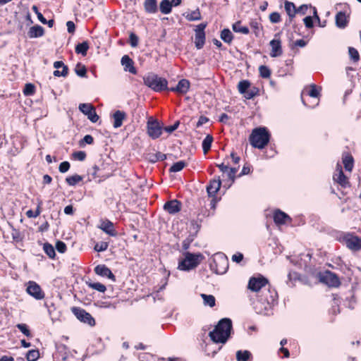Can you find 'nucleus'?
I'll list each match as a JSON object with an SVG mask.
<instances>
[{
    "label": "nucleus",
    "instance_id": "nucleus-1",
    "mask_svg": "<svg viewBox=\"0 0 361 361\" xmlns=\"http://www.w3.org/2000/svg\"><path fill=\"white\" fill-rule=\"evenodd\" d=\"M318 279L320 282L329 287H338L341 284L339 278L334 272H288V283L294 286L297 283L310 284L311 279Z\"/></svg>",
    "mask_w": 361,
    "mask_h": 361
},
{
    "label": "nucleus",
    "instance_id": "nucleus-2",
    "mask_svg": "<svg viewBox=\"0 0 361 361\" xmlns=\"http://www.w3.org/2000/svg\"><path fill=\"white\" fill-rule=\"evenodd\" d=\"M232 329V322L228 318L221 319L209 333L211 340L216 343H225L228 339Z\"/></svg>",
    "mask_w": 361,
    "mask_h": 361
},
{
    "label": "nucleus",
    "instance_id": "nucleus-3",
    "mask_svg": "<svg viewBox=\"0 0 361 361\" xmlns=\"http://www.w3.org/2000/svg\"><path fill=\"white\" fill-rule=\"evenodd\" d=\"M271 134L265 127H259L252 130L249 137L250 145L257 149L264 148L269 142Z\"/></svg>",
    "mask_w": 361,
    "mask_h": 361
},
{
    "label": "nucleus",
    "instance_id": "nucleus-4",
    "mask_svg": "<svg viewBox=\"0 0 361 361\" xmlns=\"http://www.w3.org/2000/svg\"><path fill=\"white\" fill-rule=\"evenodd\" d=\"M183 257L179 260L178 268L181 271H188L195 269L204 259L202 254L191 253L185 252L183 254Z\"/></svg>",
    "mask_w": 361,
    "mask_h": 361
},
{
    "label": "nucleus",
    "instance_id": "nucleus-5",
    "mask_svg": "<svg viewBox=\"0 0 361 361\" xmlns=\"http://www.w3.org/2000/svg\"><path fill=\"white\" fill-rule=\"evenodd\" d=\"M143 82L146 86L155 92H160L164 90H169L167 80L154 73H149L144 76Z\"/></svg>",
    "mask_w": 361,
    "mask_h": 361
},
{
    "label": "nucleus",
    "instance_id": "nucleus-6",
    "mask_svg": "<svg viewBox=\"0 0 361 361\" xmlns=\"http://www.w3.org/2000/svg\"><path fill=\"white\" fill-rule=\"evenodd\" d=\"M238 90L247 99H251L259 94V88L257 87H251V83L247 80H240L238 85Z\"/></svg>",
    "mask_w": 361,
    "mask_h": 361
},
{
    "label": "nucleus",
    "instance_id": "nucleus-7",
    "mask_svg": "<svg viewBox=\"0 0 361 361\" xmlns=\"http://www.w3.org/2000/svg\"><path fill=\"white\" fill-rule=\"evenodd\" d=\"M163 131V123L150 117L147 122V133L152 140L159 138Z\"/></svg>",
    "mask_w": 361,
    "mask_h": 361
},
{
    "label": "nucleus",
    "instance_id": "nucleus-8",
    "mask_svg": "<svg viewBox=\"0 0 361 361\" xmlns=\"http://www.w3.org/2000/svg\"><path fill=\"white\" fill-rule=\"evenodd\" d=\"M71 312L76 317V318L81 322L87 324L90 326H94L96 324L94 317L85 310L80 307H73Z\"/></svg>",
    "mask_w": 361,
    "mask_h": 361
},
{
    "label": "nucleus",
    "instance_id": "nucleus-9",
    "mask_svg": "<svg viewBox=\"0 0 361 361\" xmlns=\"http://www.w3.org/2000/svg\"><path fill=\"white\" fill-rule=\"evenodd\" d=\"M345 246L352 252H356L361 250V238L352 233H348L343 237Z\"/></svg>",
    "mask_w": 361,
    "mask_h": 361
},
{
    "label": "nucleus",
    "instance_id": "nucleus-10",
    "mask_svg": "<svg viewBox=\"0 0 361 361\" xmlns=\"http://www.w3.org/2000/svg\"><path fill=\"white\" fill-rule=\"evenodd\" d=\"M267 285H269L268 279L262 275H258L250 279L247 288L252 292H258Z\"/></svg>",
    "mask_w": 361,
    "mask_h": 361
},
{
    "label": "nucleus",
    "instance_id": "nucleus-11",
    "mask_svg": "<svg viewBox=\"0 0 361 361\" xmlns=\"http://www.w3.org/2000/svg\"><path fill=\"white\" fill-rule=\"evenodd\" d=\"M221 185L220 178L217 179L214 178L209 181V185L207 186V191L208 195L212 197L211 200V208H215L216 199L215 197L216 194L219 190Z\"/></svg>",
    "mask_w": 361,
    "mask_h": 361
},
{
    "label": "nucleus",
    "instance_id": "nucleus-12",
    "mask_svg": "<svg viewBox=\"0 0 361 361\" xmlns=\"http://www.w3.org/2000/svg\"><path fill=\"white\" fill-rule=\"evenodd\" d=\"M27 293L35 299L40 300L44 298L45 293L35 281H30L26 283Z\"/></svg>",
    "mask_w": 361,
    "mask_h": 361
},
{
    "label": "nucleus",
    "instance_id": "nucleus-13",
    "mask_svg": "<svg viewBox=\"0 0 361 361\" xmlns=\"http://www.w3.org/2000/svg\"><path fill=\"white\" fill-rule=\"evenodd\" d=\"M207 23H200L196 26L195 29V47L197 49H201L203 48L205 44L206 40V35L204 32V29L207 27Z\"/></svg>",
    "mask_w": 361,
    "mask_h": 361
},
{
    "label": "nucleus",
    "instance_id": "nucleus-14",
    "mask_svg": "<svg viewBox=\"0 0 361 361\" xmlns=\"http://www.w3.org/2000/svg\"><path fill=\"white\" fill-rule=\"evenodd\" d=\"M79 110L87 116V118L92 123H96L99 119V116L96 112L94 106L91 104H80L79 105Z\"/></svg>",
    "mask_w": 361,
    "mask_h": 361
},
{
    "label": "nucleus",
    "instance_id": "nucleus-15",
    "mask_svg": "<svg viewBox=\"0 0 361 361\" xmlns=\"http://www.w3.org/2000/svg\"><path fill=\"white\" fill-rule=\"evenodd\" d=\"M271 52L269 55L271 57H279L283 54L281 41L280 39V33H276L274 38L270 41Z\"/></svg>",
    "mask_w": 361,
    "mask_h": 361
},
{
    "label": "nucleus",
    "instance_id": "nucleus-16",
    "mask_svg": "<svg viewBox=\"0 0 361 361\" xmlns=\"http://www.w3.org/2000/svg\"><path fill=\"white\" fill-rule=\"evenodd\" d=\"M333 180L343 188H346L350 185L348 178L344 174L342 166L339 163L336 164V171L333 175Z\"/></svg>",
    "mask_w": 361,
    "mask_h": 361
},
{
    "label": "nucleus",
    "instance_id": "nucleus-17",
    "mask_svg": "<svg viewBox=\"0 0 361 361\" xmlns=\"http://www.w3.org/2000/svg\"><path fill=\"white\" fill-rule=\"evenodd\" d=\"M97 227L110 236L115 237L118 234L114 223L107 219H101Z\"/></svg>",
    "mask_w": 361,
    "mask_h": 361
},
{
    "label": "nucleus",
    "instance_id": "nucleus-18",
    "mask_svg": "<svg viewBox=\"0 0 361 361\" xmlns=\"http://www.w3.org/2000/svg\"><path fill=\"white\" fill-rule=\"evenodd\" d=\"M214 267H212V269H214V271H228L229 262L226 256L224 255L216 256L214 259Z\"/></svg>",
    "mask_w": 361,
    "mask_h": 361
},
{
    "label": "nucleus",
    "instance_id": "nucleus-19",
    "mask_svg": "<svg viewBox=\"0 0 361 361\" xmlns=\"http://www.w3.org/2000/svg\"><path fill=\"white\" fill-rule=\"evenodd\" d=\"M273 219L276 225H283L292 221V219L287 214L280 209L274 210L273 213Z\"/></svg>",
    "mask_w": 361,
    "mask_h": 361
},
{
    "label": "nucleus",
    "instance_id": "nucleus-20",
    "mask_svg": "<svg viewBox=\"0 0 361 361\" xmlns=\"http://www.w3.org/2000/svg\"><path fill=\"white\" fill-rule=\"evenodd\" d=\"M190 87V83L188 80L181 79L178 81L176 87H170L169 88V90L178 94H185L188 92Z\"/></svg>",
    "mask_w": 361,
    "mask_h": 361
},
{
    "label": "nucleus",
    "instance_id": "nucleus-21",
    "mask_svg": "<svg viewBox=\"0 0 361 361\" xmlns=\"http://www.w3.org/2000/svg\"><path fill=\"white\" fill-rule=\"evenodd\" d=\"M277 291L271 287H269L267 291L264 292L262 295V299L264 300L269 305H274L278 300Z\"/></svg>",
    "mask_w": 361,
    "mask_h": 361
},
{
    "label": "nucleus",
    "instance_id": "nucleus-22",
    "mask_svg": "<svg viewBox=\"0 0 361 361\" xmlns=\"http://www.w3.org/2000/svg\"><path fill=\"white\" fill-rule=\"evenodd\" d=\"M164 209L170 214H175L181 210V202L177 200L168 201L164 204Z\"/></svg>",
    "mask_w": 361,
    "mask_h": 361
},
{
    "label": "nucleus",
    "instance_id": "nucleus-23",
    "mask_svg": "<svg viewBox=\"0 0 361 361\" xmlns=\"http://www.w3.org/2000/svg\"><path fill=\"white\" fill-rule=\"evenodd\" d=\"M121 64L124 67V70L126 71H129L130 73L133 75L137 74V69L134 66V61L128 55H124L121 58Z\"/></svg>",
    "mask_w": 361,
    "mask_h": 361
},
{
    "label": "nucleus",
    "instance_id": "nucleus-24",
    "mask_svg": "<svg viewBox=\"0 0 361 361\" xmlns=\"http://www.w3.org/2000/svg\"><path fill=\"white\" fill-rule=\"evenodd\" d=\"M350 16H347L345 12L339 11L335 17L336 25L338 27L343 29L348 26Z\"/></svg>",
    "mask_w": 361,
    "mask_h": 361
},
{
    "label": "nucleus",
    "instance_id": "nucleus-25",
    "mask_svg": "<svg viewBox=\"0 0 361 361\" xmlns=\"http://www.w3.org/2000/svg\"><path fill=\"white\" fill-rule=\"evenodd\" d=\"M342 162L346 171L351 172L354 167V158L349 152L342 154Z\"/></svg>",
    "mask_w": 361,
    "mask_h": 361
},
{
    "label": "nucleus",
    "instance_id": "nucleus-26",
    "mask_svg": "<svg viewBox=\"0 0 361 361\" xmlns=\"http://www.w3.org/2000/svg\"><path fill=\"white\" fill-rule=\"evenodd\" d=\"M54 68L59 69L62 68V71H60L59 70H56L54 71L53 74L55 77H66L68 74V67L64 64V63L61 61H57L54 63Z\"/></svg>",
    "mask_w": 361,
    "mask_h": 361
},
{
    "label": "nucleus",
    "instance_id": "nucleus-27",
    "mask_svg": "<svg viewBox=\"0 0 361 361\" xmlns=\"http://www.w3.org/2000/svg\"><path fill=\"white\" fill-rule=\"evenodd\" d=\"M127 115L126 112L117 110L116 111L113 115L112 118L114 119L113 126L114 128H120L123 125V122L125 119H126Z\"/></svg>",
    "mask_w": 361,
    "mask_h": 361
},
{
    "label": "nucleus",
    "instance_id": "nucleus-28",
    "mask_svg": "<svg viewBox=\"0 0 361 361\" xmlns=\"http://www.w3.org/2000/svg\"><path fill=\"white\" fill-rule=\"evenodd\" d=\"M284 8L288 16L289 21L291 22L296 16L297 7L295 6L294 3L286 0L284 1Z\"/></svg>",
    "mask_w": 361,
    "mask_h": 361
},
{
    "label": "nucleus",
    "instance_id": "nucleus-29",
    "mask_svg": "<svg viewBox=\"0 0 361 361\" xmlns=\"http://www.w3.org/2000/svg\"><path fill=\"white\" fill-rule=\"evenodd\" d=\"M27 35L30 38L40 37L44 35V30L42 26L36 25L30 28Z\"/></svg>",
    "mask_w": 361,
    "mask_h": 361
},
{
    "label": "nucleus",
    "instance_id": "nucleus-30",
    "mask_svg": "<svg viewBox=\"0 0 361 361\" xmlns=\"http://www.w3.org/2000/svg\"><path fill=\"white\" fill-rule=\"evenodd\" d=\"M42 204H43L42 200L41 199H37V204L36 210L35 212H33L32 209L27 210L25 213L27 217L31 219V218H36L38 216H39L42 211Z\"/></svg>",
    "mask_w": 361,
    "mask_h": 361
},
{
    "label": "nucleus",
    "instance_id": "nucleus-31",
    "mask_svg": "<svg viewBox=\"0 0 361 361\" xmlns=\"http://www.w3.org/2000/svg\"><path fill=\"white\" fill-rule=\"evenodd\" d=\"M145 11L148 13H154L157 11V0H145Z\"/></svg>",
    "mask_w": 361,
    "mask_h": 361
},
{
    "label": "nucleus",
    "instance_id": "nucleus-32",
    "mask_svg": "<svg viewBox=\"0 0 361 361\" xmlns=\"http://www.w3.org/2000/svg\"><path fill=\"white\" fill-rule=\"evenodd\" d=\"M312 255L310 254H301L300 260L298 261L300 269H303L307 271L309 269L307 262H310Z\"/></svg>",
    "mask_w": 361,
    "mask_h": 361
},
{
    "label": "nucleus",
    "instance_id": "nucleus-33",
    "mask_svg": "<svg viewBox=\"0 0 361 361\" xmlns=\"http://www.w3.org/2000/svg\"><path fill=\"white\" fill-rule=\"evenodd\" d=\"M220 37L225 43L231 44L233 40L234 36L229 29L224 28L221 32Z\"/></svg>",
    "mask_w": 361,
    "mask_h": 361
},
{
    "label": "nucleus",
    "instance_id": "nucleus-34",
    "mask_svg": "<svg viewBox=\"0 0 361 361\" xmlns=\"http://www.w3.org/2000/svg\"><path fill=\"white\" fill-rule=\"evenodd\" d=\"M89 48V43L87 41H85L75 46V51L78 54H82L83 56H85Z\"/></svg>",
    "mask_w": 361,
    "mask_h": 361
},
{
    "label": "nucleus",
    "instance_id": "nucleus-35",
    "mask_svg": "<svg viewBox=\"0 0 361 361\" xmlns=\"http://www.w3.org/2000/svg\"><path fill=\"white\" fill-rule=\"evenodd\" d=\"M232 29L235 32L242 33L243 35H247L250 32V30L246 26H243L240 20H238L232 25Z\"/></svg>",
    "mask_w": 361,
    "mask_h": 361
},
{
    "label": "nucleus",
    "instance_id": "nucleus-36",
    "mask_svg": "<svg viewBox=\"0 0 361 361\" xmlns=\"http://www.w3.org/2000/svg\"><path fill=\"white\" fill-rule=\"evenodd\" d=\"M86 284L88 287L100 293H104L106 290V288L104 284L99 282H92L90 279L86 281Z\"/></svg>",
    "mask_w": 361,
    "mask_h": 361
},
{
    "label": "nucleus",
    "instance_id": "nucleus-37",
    "mask_svg": "<svg viewBox=\"0 0 361 361\" xmlns=\"http://www.w3.org/2000/svg\"><path fill=\"white\" fill-rule=\"evenodd\" d=\"M213 140V136L209 134L203 140L202 146L204 154H207L210 150Z\"/></svg>",
    "mask_w": 361,
    "mask_h": 361
},
{
    "label": "nucleus",
    "instance_id": "nucleus-38",
    "mask_svg": "<svg viewBox=\"0 0 361 361\" xmlns=\"http://www.w3.org/2000/svg\"><path fill=\"white\" fill-rule=\"evenodd\" d=\"M252 357V354L248 350H238L236 352L237 361H249Z\"/></svg>",
    "mask_w": 361,
    "mask_h": 361
},
{
    "label": "nucleus",
    "instance_id": "nucleus-39",
    "mask_svg": "<svg viewBox=\"0 0 361 361\" xmlns=\"http://www.w3.org/2000/svg\"><path fill=\"white\" fill-rule=\"evenodd\" d=\"M159 8L162 13H170L172 9V2H171L169 0H162L160 3Z\"/></svg>",
    "mask_w": 361,
    "mask_h": 361
},
{
    "label": "nucleus",
    "instance_id": "nucleus-40",
    "mask_svg": "<svg viewBox=\"0 0 361 361\" xmlns=\"http://www.w3.org/2000/svg\"><path fill=\"white\" fill-rule=\"evenodd\" d=\"M250 26L253 30V32L256 37L259 35L260 30H262V26L257 19H252L250 22Z\"/></svg>",
    "mask_w": 361,
    "mask_h": 361
},
{
    "label": "nucleus",
    "instance_id": "nucleus-41",
    "mask_svg": "<svg viewBox=\"0 0 361 361\" xmlns=\"http://www.w3.org/2000/svg\"><path fill=\"white\" fill-rule=\"evenodd\" d=\"M201 297L203 299L204 305H208L210 307H213L215 306L216 299L214 295L202 293Z\"/></svg>",
    "mask_w": 361,
    "mask_h": 361
},
{
    "label": "nucleus",
    "instance_id": "nucleus-42",
    "mask_svg": "<svg viewBox=\"0 0 361 361\" xmlns=\"http://www.w3.org/2000/svg\"><path fill=\"white\" fill-rule=\"evenodd\" d=\"M82 180V177L78 174H75L66 178V182L68 185L74 186Z\"/></svg>",
    "mask_w": 361,
    "mask_h": 361
},
{
    "label": "nucleus",
    "instance_id": "nucleus-43",
    "mask_svg": "<svg viewBox=\"0 0 361 361\" xmlns=\"http://www.w3.org/2000/svg\"><path fill=\"white\" fill-rule=\"evenodd\" d=\"M187 166V162L185 161H179L174 163L169 169V172H178L183 170Z\"/></svg>",
    "mask_w": 361,
    "mask_h": 361
},
{
    "label": "nucleus",
    "instance_id": "nucleus-44",
    "mask_svg": "<svg viewBox=\"0 0 361 361\" xmlns=\"http://www.w3.org/2000/svg\"><path fill=\"white\" fill-rule=\"evenodd\" d=\"M103 166V162L101 164H94L91 169L90 173L93 178H99L103 176L102 174V166Z\"/></svg>",
    "mask_w": 361,
    "mask_h": 361
},
{
    "label": "nucleus",
    "instance_id": "nucleus-45",
    "mask_svg": "<svg viewBox=\"0 0 361 361\" xmlns=\"http://www.w3.org/2000/svg\"><path fill=\"white\" fill-rule=\"evenodd\" d=\"M348 54L350 59L354 63H357L360 60V56L358 51L352 47H348Z\"/></svg>",
    "mask_w": 361,
    "mask_h": 361
},
{
    "label": "nucleus",
    "instance_id": "nucleus-46",
    "mask_svg": "<svg viewBox=\"0 0 361 361\" xmlns=\"http://www.w3.org/2000/svg\"><path fill=\"white\" fill-rule=\"evenodd\" d=\"M44 252L49 256V257L54 259L56 256L55 249L49 243H45L43 246Z\"/></svg>",
    "mask_w": 361,
    "mask_h": 361
},
{
    "label": "nucleus",
    "instance_id": "nucleus-47",
    "mask_svg": "<svg viewBox=\"0 0 361 361\" xmlns=\"http://www.w3.org/2000/svg\"><path fill=\"white\" fill-rule=\"evenodd\" d=\"M185 18L189 21H195L200 20L202 18V16L200 10L197 8L195 11L188 13Z\"/></svg>",
    "mask_w": 361,
    "mask_h": 361
},
{
    "label": "nucleus",
    "instance_id": "nucleus-48",
    "mask_svg": "<svg viewBox=\"0 0 361 361\" xmlns=\"http://www.w3.org/2000/svg\"><path fill=\"white\" fill-rule=\"evenodd\" d=\"M75 73L82 78L86 77L87 75V68L85 65L78 63L75 68Z\"/></svg>",
    "mask_w": 361,
    "mask_h": 361
},
{
    "label": "nucleus",
    "instance_id": "nucleus-49",
    "mask_svg": "<svg viewBox=\"0 0 361 361\" xmlns=\"http://www.w3.org/2000/svg\"><path fill=\"white\" fill-rule=\"evenodd\" d=\"M39 357L38 350H30L26 354V359L28 361H36Z\"/></svg>",
    "mask_w": 361,
    "mask_h": 361
},
{
    "label": "nucleus",
    "instance_id": "nucleus-50",
    "mask_svg": "<svg viewBox=\"0 0 361 361\" xmlns=\"http://www.w3.org/2000/svg\"><path fill=\"white\" fill-rule=\"evenodd\" d=\"M16 327L20 331L21 333H23L25 336L27 338L32 337V335L27 326L25 324H18L16 325Z\"/></svg>",
    "mask_w": 361,
    "mask_h": 361
},
{
    "label": "nucleus",
    "instance_id": "nucleus-51",
    "mask_svg": "<svg viewBox=\"0 0 361 361\" xmlns=\"http://www.w3.org/2000/svg\"><path fill=\"white\" fill-rule=\"evenodd\" d=\"M259 75L262 78H269L271 76L270 69L264 65H262L259 68Z\"/></svg>",
    "mask_w": 361,
    "mask_h": 361
},
{
    "label": "nucleus",
    "instance_id": "nucleus-52",
    "mask_svg": "<svg viewBox=\"0 0 361 361\" xmlns=\"http://www.w3.org/2000/svg\"><path fill=\"white\" fill-rule=\"evenodd\" d=\"M35 92V86L32 83H27L23 89V94L25 96L33 95Z\"/></svg>",
    "mask_w": 361,
    "mask_h": 361
},
{
    "label": "nucleus",
    "instance_id": "nucleus-53",
    "mask_svg": "<svg viewBox=\"0 0 361 361\" xmlns=\"http://www.w3.org/2000/svg\"><path fill=\"white\" fill-rule=\"evenodd\" d=\"M86 157H87V154L84 151L74 152L71 154L72 159H73L75 160H78V161H84L86 159Z\"/></svg>",
    "mask_w": 361,
    "mask_h": 361
},
{
    "label": "nucleus",
    "instance_id": "nucleus-54",
    "mask_svg": "<svg viewBox=\"0 0 361 361\" xmlns=\"http://www.w3.org/2000/svg\"><path fill=\"white\" fill-rule=\"evenodd\" d=\"M94 137L91 135H86L79 141V145L84 147L86 144L92 145L94 143Z\"/></svg>",
    "mask_w": 361,
    "mask_h": 361
},
{
    "label": "nucleus",
    "instance_id": "nucleus-55",
    "mask_svg": "<svg viewBox=\"0 0 361 361\" xmlns=\"http://www.w3.org/2000/svg\"><path fill=\"white\" fill-rule=\"evenodd\" d=\"M319 91L317 90L316 85L312 84L310 85V89L308 91L307 95L313 97V98H317L319 96Z\"/></svg>",
    "mask_w": 361,
    "mask_h": 361
},
{
    "label": "nucleus",
    "instance_id": "nucleus-56",
    "mask_svg": "<svg viewBox=\"0 0 361 361\" xmlns=\"http://www.w3.org/2000/svg\"><path fill=\"white\" fill-rule=\"evenodd\" d=\"M129 43L132 47H136L138 45L139 38L134 32H130L129 35Z\"/></svg>",
    "mask_w": 361,
    "mask_h": 361
},
{
    "label": "nucleus",
    "instance_id": "nucleus-57",
    "mask_svg": "<svg viewBox=\"0 0 361 361\" xmlns=\"http://www.w3.org/2000/svg\"><path fill=\"white\" fill-rule=\"evenodd\" d=\"M152 157V158L151 161L152 162H157L158 161H164L166 159V154L161 152H157V153L154 154Z\"/></svg>",
    "mask_w": 361,
    "mask_h": 361
},
{
    "label": "nucleus",
    "instance_id": "nucleus-58",
    "mask_svg": "<svg viewBox=\"0 0 361 361\" xmlns=\"http://www.w3.org/2000/svg\"><path fill=\"white\" fill-rule=\"evenodd\" d=\"M179 125H180V121H176L173 123V125L168 126H166V127L163 126V130H164L165 132L168 133L169 134H171V133H172L173 131H175L178 128Z\"/></svg>",
    "mask_w": 361,
    "mask_h": 361
},
{
    "label": "nucleus",
    "instance_id": "nucleus-59",
    "mask_svg": "<svg viewBox=\"0 0 361 361\" xmlns=\"http://www.w3.org/2000/svg\"><path fill=\"white\" fill-rule=\"evenodd\" d=\"M109 243L107 242H100L94 245V250L97 252H103L107 250Z\"/></svg>",
    "mask_w": 361,
    "mask_h": 361
},
{
    "label": "nucleus",
    "instance_id": "nucleus-60",
    "mask_svg": "<svg viewBox=\"0 0 361 361\" xmlns=\"http://www.w3.org/2000/svg\"><path fill=\"white\" fill-rule=\"evenodd\" d=\"M269 20L272 23H278L281 21V17L279 13L278 12H273L269 15Z\"/></svg>",
    "mask_w": 361,
    "mask_h": 361
},
{
    "label": "nucleus",
    "instance_id": "nucleus-61",
    "mask_svg": "<svg viewBox=\"0 0 361 361\" xmlns=\"http://www.w3.org/2000/svg\"><path fill=\"white\" fill-rule=\"evenodd\" d=\"M56 250L60 253H64L66 252L67 250V246L66 243L61 240H58L56 243Z\"/></svg>",
    "mask_w": 361,
    "mask_h": 361
},
{
    "label": "nucleus",
    "instance_id": "nucleus-62",
    "mask_svg": "<svg viewBox=\"0 0 361 361\" xmlns=\"http://www.w3.org/2000/svg\"><path fill=\"white\" fill-rule=\"evenodd\" d=\"M309 8H312V5L302 4L296 9V14L305 15Z\"/></svg>",
    "mask_w": 361,
    "mask_h": 361
},
{
    "label": "nucleus",
    "instance_id": "nucleus-63",
    "mask_svg": "<svg viewBox=\"0 0 361 361\" xmlns=\"http://www.w3.org/2000/svg\"><path fill=\"white\" fill-rule=\"evenodd\" d=\"M70 167V163L67 161H65L59 164V170L61 173H66L69 170Z\"/></svg>",
    "mask_w": 361,
    "mask_h": 361
},
{
    "label": "nucleus",
    "instance_id": "nucleus-64",
    "mask_svg": "<svg viewBox=\"0 0 361 361\" xmlns=\"http://www.w3.org/2000/svg\"><path fill=\"white\" fill-rule=\"evenodd\" d=\"M304 24L307 29L312 28L314 26V22L312 16H306L303 19Z\"/></svg>",
    "mask_w": 361,
    "mask_h": 361
}]
</instances>
